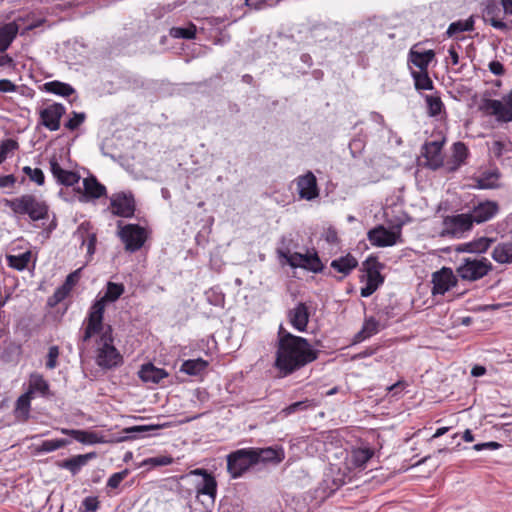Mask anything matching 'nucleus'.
Instances as JSON below:
<instances>
[{"label":"nucleus","mask_w":512,"mask_h":512,"mask_svg":"<svg viewBox=\"0 0 512 512\" xmlns=\"http://www.w3.org/2000/svg\"><path fill=\"white\" fill-rule=\"evenodd\" d=\"M159 425H137L125 428L123 432L126 434V436H123L119 439V441H124L127 439H134L137 438L139 433L148 432L151 430L159 429Z\"/></svg>","instance_id":"obj_45"},{"label":"nucleus","mask_w":512,"mask_h":512,"mask_svg":"<svg viewBox=\"0 0 512 512\" xmlns=\"http://www.w3.org/2000/svg\"><path fill=\"white\" fill-rule=\"evenodd\" d=\"M364 265L366 266V285L361 288L360 294L362 297H369L383 283V277L376 268L375 260L368 259Z\"/></svg>","instance_id":"obj_17"},{"label":"nucleus","mask_w":512,"mask_h":512,"mask_svg":"<svg viewBox=\"0 0 512 512\" xmlns=\"http://www.w3.org/2000/svg\"><path fill=\"white\" fill-rule=\"evenodd\" d=\"M128 473V470L125 469L123 471L112 474L107 481V487L111 489L118 488L120 483L127 477Z\"/></svg>","instance_id":"obj_54"},{"label":"nucleus","mask_w":512,"mask_h":512,"mask_svg":"<svg viewBox=\"0 0 512 512\" xmlns=\"http://www.w3.org/2000/svg\"><path fill=\"white\" fill-rule=\"evenodd\" d=\"M310 405H311V401L310 400L298 401V402L292 403L291 405L286 407L283 411L287 415H290V414L295 413V412H297L299 410H306Z\"/></svg>","instance_id":"obj_56"},{"label":"nucleus","mask_w":512,"mask_h":512,"mask_svg":"<svg viewBox=\"0 0 512 512\" xmlns=\"http://www.w3.org/2000/svg\"><path fill=\"white\" fill-rule=\"evenodd\" d=\"M457 284V278L451 268L443 267L432 274V294L444 295Z\"/></svg>","instance_id":"obj_12"},{"label":"nucleus","mask_w":512,"mask_h":512,"mask_svg":"<svg viewBox=\"0 0 512 512\" xmlns=\"http://www.w3.org/2000/svg\"><path fill=\"white\" fill-rule=\"evenodd\" d=\"M4 205L9 207L17 216L27 215L31 221L48 218V205L32 194H24L14 199H4Z\"/></svg>","instance_id":"obj_4"},{"label":"nucleus","mask_w":512,"mask_h":512,"mask_svg":"<svg viewBox=\"0 0 512 512\" xmlns=\"http://www.w3.org/2000/svg\"><path fill=\"white\" fill-rule=\"evenodd\" d=\"M254 456L257 458V465L262 464H279L285 458V452L282 447H266V448H255Z\"/></svg>","instance_id":"obj_24"},{"label":"nucleus","mask_w":512,"mask_h":512,"mask_svg":"<svg viewBox=\"0 0 512 512\" xmlns=\"http://www.w3.org/2000/svg\"><path fill=\"white\" fill-rule=\"evenodd\" d=\"M425 100L428 108V114L430 116L435 117L441 114L444 109V104L439 96L426 95Z\"/></svg>","instance_id":"obj_46"},{"label":"nucleus","mask_w":512,"mask_h":512,"mask_svg":"<svg viewBox=\"0 0 512 512\" xmlns=\"http://www.w3.org/2000/svg\"><path fill=\"white\" fill-rule=\"evenodd\" d=\"M368 240L376 247H389L397 244L401 239V228L389 230L383 225H378L371 229L368 234Z\"/></svg>","instance_id":"obj_11"},{"label":"nucleus","mask_w":512,"mask_h":512,"mask_svg":"<svg viewBox=\"0 0 512 512\" xmlns=\"http://www.w3.org/2000/svg\"><path fill=\"white\" fill-rule=\"evenodd\" d=\"M358 262L351 254L341 256L334 259L331 262V267L343 275H348L354 268H356Z\"/></svg>","instance_id":"obj_34"},{"label":"nucleus","mask_w":512,"mask_h":512,"mask_svg":"<svg viewBox=\"0 0 512 512\" xmlns=\"http://www.w3.org/2000/svg\"><path fill=\"white\" fill-rule=\"evenodd\" d=\"M435 53L433 50H427L424 52H419L415 50H410L409 59L410 61L420 69V71H427V68L430 62L433 60Z\"/></svg>","instance_id":"obj_33"},{"label":"nucleus","mask_w":512,"mask_h":512,"mask_svg":"<svg viewBox=\"0 0 512 512\" xmlns=\"http://www.w3.org/2000/svg\"><path fill=\"white\" fill-rule=\"evenodd\" d=\"M317 358L318 350L307 339L293 335L280 325L275 366L283 375H289Z\"/></svg>","instance_id":"obj_1"},{"label":"nucleus","mask_w":512,"mask_h":512,"mask_svg":"<svg viewBox=\"0 0 512 512\" xmlns=\"http://www.w3.org/2000/svg\"><path fill=\"white\" fill-rule=\"evenodd\" d=\"M15 183L16 178L12 174L0 176V188L13 187Z\"/></svg>","instance_id":"obj_63"},{"label":"nucleus","mask_w":512,"mask_h":512,"mask_svg":"<svg viewBox=\"0 0 512 512\" xmlns=\"http://www.w3.org/2000/svg\"><path fill=\"white\" fill-rule=\"evenodd\" d=\"M500 7L496 0H485L483 8V19L492 27L498 30L506 31L508 25L499 19Z\"/></svg>","instance_id":"obj_23"},{"label":"nucleus","mask_w":512,"mask_h":512,"mask_svg":"<svg viewBox=\"0 0 512 512\" xmlns=\"http://www.w3.org/2000/svg\"><path fill=\"white\" fill-rule=\"evenodd\" d=\"M20 21L24 19L18 17L12 22L0 25V52L6 51L16 38L21 29Z\"/></svg>","instance_id":"obj_22"},{"label":"nucleus","mask_w":512,"mask_h":512,"mask_svg":"<svg viewBox=\"0 0 512 512\" xmlns=\"http://www.w3.org/2000/svg\"><path fill=\"white\" fill-rule=\"evenodd\" d=\"M474 27V21L472 18H468L466 20H458L456 22H452L447 31L446 34L448 37H452L458 33L465 32V31H471Z\"/></svg>","instance_id":"obj_39"},{"label":"nucleus","mask_w":512,"mask_h":512,"mask_svg":"<svg viewBox=\"0 0 512 512\" xmlns=\"http://www.w3.org/2000/svg\"><path fill=\"white\" fill-rule=\"evenodd\" d=\"M379 331V322L370 317L364 321L362 329L356 335V341H363Z\"/></svg>","instance_id":"obj_38"},{"label":"nucleus","mask_w":512,"mask_h":512,"mask_svg":"<svg viewBox=\"0 0 512 512\" xmlns=\"http://www.w3.org/2000/svg\"><path fill=\"white\" fill-rule=\"evenodd\" d=\"M111 212L115 216L130 218L135 213V199L131 192H117L110 197Z\"/></svg>","instance_id":"obj_10"},{"label":"nucleus","mask_w":512,"mask_h":512,"mask_svg":"<svg viewBox=\"0 0 512 512\" xmlns=\"http://www.w3.org/2000/svg\"><path fill=\"white\" fill-rule=\"evenodd\" d=\"M95 453H87L83 455L73 456L69 459H66L62 463V467L69 470L73 475H76L83 466L87 464L90 459L95 457Z\"/></svg>","instance_id":"obj_31"},{"label":"nucleus","mask_w":512,"mask_h":512,"mask_svg":"<svg viewBox=\"0 0 512 512\" xmlns=\"http://www.w3.org/2000/svg\"><path fill=\"white\" fill-rule=\"evenodd\" d=\"M85 118V113L73 112L72 117L65 123V127L69 130H75L85 121Z\"/></svg>","instance_id":"obj_53"},{"label":"nucleus","mask_w":512,"mask_h":512,"mask_svg":"<svg viewBox=\"0 0 512 512\" xmlns=\"http://www.w3.org/2000/svg\"><path fill=\"white\" fill-rule=\"evenodd\" d=\"M27 392H29L32 396L34 394H39L41 396H47L49 394V384L43 378L42 375L38 373H33L29 378V387Z\"/></svg>","instance_id":"obj_32"},{"label":"nucleus","mask_w":512,"mask_h":512,"mask_svg":"<svg viewBox=\"0 0 512 512\" xmlns=\"http://www.w3.org/2000/svg\"><path fill=\"white\" fill-rule=\"evenodd\" d=\"M64 113L65 107L62 104L49 105L40 112L41 123L50 131H56L60 128V119Z\"/></svg>","instance_id":"obj_18"},{"label":"nucleus","mask_w":512,"mask_h":512,"mask_svg":"<svg viewBox=\"0 0 512 512\" xmlns=\"http://www.w3.org/2000/svg\"><path fill=\"white\" fill-rule=\"evenodd\" d=\"M374 452L370 448L353 449L348 457L350 467L364 468L366 463L372 458Z\"/></svg>","instance_id":"obj_29"},{"label":"nucleus","mask_w":512,"mask_h":512,"mask_svg":"<svg viewBox=\"0 0 512 512\" xmlns=\"http://www.w3.org/2000/svg\"><path fill=\"white\" fill-rule=\"evenodd\" d=\"M167 376L168 373L164 369L157 368L153 364L143 365L139 371V377L147 383L158 384Z\"/></svg>","instance_id":"obj_28"},{"label":"nucleus","mask_w":512,"mask_h":512,"mask_svg":"<svg viewBox=\"0 0 512 512\" xmlns=\"http://www.w3.org/2000/svg\"><path fill=\"white\" fill-rule=\"evenodd\" d=\"M125 292L122 283L108 281L103 295H99L88 310L87 316L82 324V332L78 340L80 354L88 348L90 340L103 328L105 307L108 303L117 301Z\"/></svg>","instance_id":"obj_2"},{"label":"nucleus","mask_w":512,"mask_h":512,"mask_svg":"<svg viewBox=\"0 0 512 512\" xmlns=\"http://www.w3.org/2000/svg\"><path fill=\"white\" fill-rule=\"evenodd\" d=\"M473 223L468 213H461L453 216H447L443 220V229L441 236L461 238L465 233L471 231Z\"/></svg>","instance_id":"obj_9"},{"label":"nucleus","mask_w":512,"mask_h":512,"mask_svg":"<svg viewBox=\"0 0 512 512\" xmlns=\"http://www.w3.org/2000/svg\"><path fill=\"white\" fill-rule=\"evenodd\" d=\"M18 148V143L13 139H6L0 145V161L3 163L9 153H12Z\"/></svg>","instance_id":"obj_51"},{"label":"nucleus","mask_w":512,"mask_h":512,"mask_svg":"<svg viewBox=\"0 0 512 512\" xmlns=\"http://www.w3.org/2000/svg\"><path fill=\"white\" fill-rule=\"evenodd\" d=\"M442 145L440 141L428 142L424 145V156L427 159V164L432 169L439 168L443 163Z\"/></svg>","instance_id":"obj_27"},{"label":"nucleus","mask_w":512,"mask_h":512,"mask_svg":"<svg viewBox=\"0 0 512 512\" xmlns=\"http://www.w3.org/2000/svg\"><path fill=\"white\" fill-rule=\"evenodd\" d=\"M492 269L493 265L486 257L470 255L460 260L456 273L463 281L474 282L488 275Z\"/></svg>","instance_id":"obj_5"},{"label":"nucleus","mask_w":512,"mask_h":512,"mask_svg":"<svg viewBox=\"0 0 512 512\" xmlns=\"http://www.w3.org/2000/svg\"><path fill=\"white\" fill-rule=\"evenodd\" d=\"M70 443L67 439H50L43 441L38 447L37 451L48 453L65 447Z\"/></svg>","instance_id":"obj_47"},{"label":"nucleus","mask_w":512,"mask_h":512,"mask_svg":"<svg viewBox=\"0 0 512 512\" xmlns=\"http://www.w3.org/2000/svg\"><path fill=\"white\" fill-rule=\"evenodd\" d=\"M227 472L232 479L242 477L246 472L257 465L253 447L241 448L229 453L226 457Z\"/></svg>","instance_id":"obj_6"},{"label":"nucleus","mask_w":512,"mask_h":512,"mask_svg":"<svg viewBox=\"0 0 512 512\" xmlns=\"http://www.w3.org/2000/svg\"><path fill=\"white\" fill-rule=\"evenodd\" d=\"M49 163L50 171L57 183L64 186H74L80 181L78 173L63 169L55 157L51 158Z\"/></svg>","instance_id":"obj_20"},{"label":"nucleus","mask_w":512,"mask_h":512,"mask_svg":"<svg viewBox=\"0 0 512 512\" xmlns=\"http://www.w3.org/2000/svg\"><path fill=\"white\" fill-rule=\"evenodd\" d=\"M412 77L414 79L415 88L417 90H432L433 82L430 79L427 71H413Z\"/></svg>","instance_id":"obj_43"},{"label":"nucleus","mask_w":512,"mask_h":512,"mask_svg":"<svg viewBox=\"0 0 512 512\" xmlns=\"http://www.w3.org/2000/svg\"><path fill=\"white\" fill-rule=\"evenodd\" d=\"M278 254L281 258H284L291 267L301 268L303 265L302 260L304 254L298 252L290 253L288 250H278Z\"/></svg>","instance_id":"obj_50"},{"label":"nucleus","mask_w":512,"mask_h":512,"mask_svg":"<svg viewBox=\"0 0 512 512\" xmlns=\"http://www.w3.org/2000/svg\"><path fill=\"white\" fill-rule=\"evenodd\" d=\"M303 265L301 268L312 271L314 273L321 272L323 264L316 253H307L303 255Z\"/></svg>","instance_id":"obj_41"},{"label":"nucleus","mask_w":512,"mask_h":512,"mask_svg":"<svg viewBox=\"0 0 512 512\" xmlns=\"http://www.w3.org/2000/svg\"><path fill=\"white\" fill-rule=\"evenodd\" d=\"M84 193L80 195V201L99 199L106 195V187L93 175L83 179Z\"/></svg>","instance_id":"obj_25"},{"label":"nucleus","mask_w":512,"mask_h":512,"mask_svg":"<svg viewBox=\"0 0 512 512\" xmlns=\"http://www.w3.org/2000/svg\"><path fill=\"white\" fill-rule=\"evenodd\" d=\"M24 19V21H20V25H21V28H22V31H21V34H25L39 26H41L43 23H44V19L43 18H38V19H30V17H22Z\"/></svg>","instance_id":"obj_52"},{"label":"nucleus","mask_w":512,"mask_h":512,"mask_svg":"<svg viewBox=\"0 0 512 512\" xmlns=\"http://www.w3.org/2000/svg\"><path fill=\"white\" fill-rule=\"evenodd\" d=\"M500 447H501V444H499L498 442L490 441V442L475 444L473 446V449L475 451H482L484 449L497 450Z\"/></svg>","instance_id":"obj_60"},{"label":"nucleus","mask_w":512,"mask_h":512,"mask_svg":"<svg viewBox=\"0 0 512 512\" xmlns=\"http://www.w3.org/2000/svg\"><path fill=\"white\" fill-rule=\"evenodd\" d=\"M61 433L69 435L76 441L83 444H96L104 442L96 433L84 430L62 428Z\"/></svg>","instance_id":"obj_30"},{"label":"nucleus","mask_w":512,"mask_h":512,"mask_svg":"<svg viewBox=\"0 0 512 512\" xmlns=\"http://www.w3.org/2000/svg\"><path fill=\"white\" fill-rule=\"evenodd\" d=\"M118 235L125 244V249L130 252L141 249L147 238L146 230L143 227L138 224H126L121 226V222H119Z\"/></svg>","instance_id":"obj_8"},{"label":"nucleus","mask_w":512,"mask_h":512,"mask_svg":"<svg viewBox=\"0 0 512 512\" xmlns=\"http://www.w3.org/2000/svg\"><path fill=\"white\" fill-rule=\"evenodd\" d=\"M297 190L301 199L311 201L319 196V188L315 175L308 171L296 179Z\"/></svg>","instance_id":"obj_16"},{"label":"nucleus","mask_w":512,"mask_h":512,"mask_svg":"<svg viewBox=\"0 0 512 512\" xmlns=\"http://www.w3.org/2000/svg\"><path fill=\"white\" fill-rule=\"evenodd\" d=\"M499 212V205L495 201H481L468 212L472 223L481 224L494 218Z\"/></svg>","instance_id":"obj_14"},{"label":"nucleus","mask_w":512,"mask_h":512,"mask_svg":"<svg viewBox=\"0 0 512 512\" xmlns=\"http://www.w3.org/2000/svg\"><path fill=\"white\" fill-rule=\"evenodd\" d=\"M59 348L58 346H51L48 350L46 367L48 369H54L57 366V359L59 357Z\"/></svg>","instance_id":"obj_55"},{"label":"nucleus","mask_w":512,"mask_h":512,"mask_svg":"<svg viewBox=\"0 0 512 512\" xmlns=\"http://www.w3.org/2000/svg\"><path fill=\"white\" fill-rule=\"evenodd\" d=\"M190 476H201V480L195 484L197 496L207 495L212 502L215 501L217 495V482L215 477L202 468H197L189 473Z\"/></svg>","instance_id":"obj_13"},{"label":"nucleus","mask_w":512,"mask_h":512,"mask_svg":"<svg viewBox=\"0 0 512 512\" xmlns=\"http://www.w3.org/2000/svg\"><path fill=\"white\" fill-rule=\"evenodd\" d=\"M17 90V86L8 79L0 80V92H15Z\"/></svg>","instance_id":"obj_62"},{"label":"nucleus","mask_w":512,"mask_h":512,"mask_svg":"<svg viewBox=\"0 0 512 512\" xmlns=\"http://www.w3.org/2000/svg\"><path fill=\"white\" fill-rule=\"evenodd\" d=\"M112 332V327L103 323V328L94 335L98 336L95 360L97 365L103 369L117 367L123 362L122 355L114 346Z\"/></svg>","instance_id":"obj_3"},{"label":"nucleus","mask_w":512,"mask_h":512,"mask_svg":"<svg viewBox=\"0 0 512 512\" xmlns=\"http://www.w3.org/2000/svg\"><path fill=\"white\" fill-rule=\"evenodd\" d=\"M493 260L499 264L512 263V230L494 247L492 254Z\"/></svg>","instance_id":"obj_21"},{"label":"nucleus","mask_w":512,"mask_h":512,"mask_svg":"<svg viewBox=\"0 0 512 512\" xmlns=\"http://www.w3.org/2000/svg\"><path fill=\"white\" fill-rule=\"evenodd\" d=\"M289 324L298 332H305L310 319L309 307L304 302L297 303L287 311Z\"/></svg>","instance_id":"obj_15"},{"label":"nucleus","mask_w":512,"mask_h":512,"mask_svg":"<svg viewBox=\"0 0 512 512\" xmlns=\"http://www.w3.org/2000/svg\"><path fill=\"white\" fill-rule=\"evenodd\" d=\"M153 466H167L173 462V459L168 456L153 457L147 460Z\"/></svg>","instance_id":"obj_59"},{"label":"nucleus","mask_w":512,"mask_h":512,"mask_svg":"<svg viewBox=\"0 0 512 512\" xmlns=\"http://www.w3.org/2000/svg\"><path fill=\"white\" fill-rule=\"evenodd\" d=\"M196 34V26L189 24L187 27H172L169 35L176 39H193Z\"/></svg>","instance_id":"obj_44"},{"label":"nucleus","mask_w":512,"mask_h":512,"mask_svg":"<svg viewBox=\"0 0 512 512\" xmlns=\"http://www.w3.org/2000/svg\"><path fill=\"white\" fill-rule=\"evenodd\" d=\"M32 397L33 396L29 392H26L23 395H21L16 403L17 409L22 412H28L30 409V401Z\"/></svg>","instance_id":"obj_57"},{"label":"nucleus","mask_w":512,"mask_h":512,"mask_svg":"<svg viewBox=\"0 0 512 512\" xmlns=\"http://www.w3.org/2000/svg\"><path fill=\"white\" fill-rule=\"evenodd\" d=\"M77 241L81 242V246H85L89 258L93 256L96 249L97 236L96 232L89 222L81 223L74 233Z\"/></svg>","instance_id":"obj_19"},{"label":"nucleus","mask_w":512,"mask_h":512,"mask_svg":"<svg viewBox=\"0 0 512 512\" xmlns=\"http://www.w3.org/2000/svg\"><path fill=\"white\" fill-rule=\"evenodd\" d=\"M9 266L17 270H23L28 266L31 259L30 252H25L20 255H10L7 257Z\"/></svg>","instance_id":"obj_48"},{"label":"nucleus","mask_w":512,"mask_h":512,"mask_svg":"<svg viewBox=\"0 0 512 512\" xmlns=\"http://www.w3.org/2000/svg\"><path fill=\"white\" fill-rule=\"evenodd\" d=\"M80 272L81 269H77L67 276L64 284L55 292L54 296L58 301L64 299L70 293L80 279Z\"/></svg>","instance_id":"obj_36"},{"label":"nucleus","mask_w":512,"mask_h":512,"mask_svg":"<svg viewBox=\"0 0 512 512\" xmlns=\"http://www.w3.org/2000/svg\"><path fill=\"white\" fill-rule=\"evenodd\" d=\"M479 109L488 116H494L498 122L512 121V90L502 100L483 99Z\"/></svg>","instance_id":"obj_7"},{"label":"nucleus","mask_w":512,"mask_h":512,"mask_svg":"<svg viewBox=\"0 0 512 512\" xmlns=\"http://www.w3.org/2000/svg\"><path fill=\"white\" fill-rule=\"evenodd\" d=\"M468 155V149L466 145L462 142H456L453 145V163L454 165L450 168V170H455L459 166H461L466 157Z\"/></svg>","instance_id":"obj_42"},{"label":"nucleus","mask_w":512,"mask_h":512,"mask_svg":"<svg viewBox=\"0 0 512 512\" xmlns=\"http://www.w3.org/2000/svg\"><path fill=\"white\" fill-rule=\"evenodd\" d=\"M22 171L31 182H34L39 186L44 185L45 175L40 168H31L30 166H25L22 168Z\"/></svg>","instance_id":"obj_49"},{"label":"nucleus","mask_w":512,"mask_h":512,"mask_svg":"<svg viewBox=\"0 0 512 512\" xmlns=\"http://www.w3.org/2000/svg\"><path fill=\"white\" fill-rule=\"evenodd\" d=\"M325 239L331 244H335L338 241V235L335 229L329 228L325 233Z\"/></svg>","instance_id":"obj_64"},{"label":"nucleus","mask_w":512,"mask_h":512,"mask_svg":"<svg viewBox=\"0 0 512 512\" xmlns=\"http://www.w3.org/2000/svg\"><path fill=\"white\" fill-rule=\"evenodd\" d=\"M494 242L493 238L480 237L470 242L459 244L455 247L456 252H465L470 254H481L486 252L491 244Z\"/></svg>","instance_id":"obj_26"},{"label":"nucleus","mask_w":512,"mask_h":512,"mask_svg":"<svg viewBox=\"0 0 512 512\" xmlns=\"http://www.w3.org/2000/svg\"><path fill=\"white\" fill-rule=\"evenodd\" d=\"M82 506L86 512H95L98 509L99 502L96 497H86L82 501Z\"/></svg>","instance_id":"obj_58"},{"label":"nucleus","mask_w":512,"mask_h":512,"mask_svg":"<svg viewBox=\"0 0 512 512\" xmlns=\"http://www.w3.org/2000/svg\"><path fill=\"white\" fill-rule=\"evenodd\" d=\"M499 174L497 171H489L481 174L477 178V187L480 189H492L497 187Z\"/></svg>","instance_id":"obj_40"},{"label":"nucleus","mask_w":512,"mask_h":512,"mask_svg":"<svg viewBox=\"0 0 512 512\" xmlns=\"http://www.w3.org/2000/svg\"><path fill=\"white\" fill-rule=\"evenodd\" d=\"M208 366V362L202 358L189 359L182 363L180 371L188 375H200Z\"/></svg>","instance_id":"obj_35"},{"label":"nucleus","mask_w":512,"mask_h":512,"mask_svg":"<svg viewBox=\"0 0 512 512\" xmlns=\"http://www.w3.org/2000/svg\"><path fill=\"white\" fill-rule=\"evenodd\" d=\"M44 88L47 92L60 95L63 97L70 96L75 92L74 88L60 81H51L44 84Z\"/></svg>","instance_id":"obj_37"},{"label":"nucleus","mask_w":512,"mask_h":512,"mask_svg":"<svg viewBox=\"0 0 512 512\" xmlns=\"http://www.w3.org/2000/svg\"><path fill=\"white\" fill-rule=\"evenodd\" d=\"M488 67H489L490 72L496 76H501L505 72L503 64L496 60L491 61L488 65Z\"/></svg>","instance_id":"obj_61"}]
</instances>
